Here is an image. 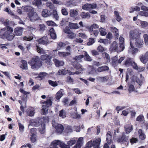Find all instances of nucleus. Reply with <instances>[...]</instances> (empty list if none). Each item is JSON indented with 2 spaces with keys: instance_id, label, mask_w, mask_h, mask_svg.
I'll use <instances>...</instances> for the list:
<instances>
[{
  "instance_id": "obj_33",
  "label": "nucleus",
  "mask_w": 148,
  "mask_h": 148,
  "mask_svg": "<svg viewBox=\"0 0 148 148\" xmlns=\"http://www.w3.org/2000/svg\"><path fill=\"white\" fill-rule=\"evenodd\" d=\"M33 4L37 6L38 8H40L42 6L41 0H35L33 2Z\"/></svg>"
},
{
  "instance_id": "obj_23",
  "label": "nucleus",
  "mask_w": 148,
  "mask_h": 148,
  "mask_svg": "<svg viewBox=\"0 0 148 148\" xmlns=\"http://www.w3.org/2000/svg\"><path fill=\"white\" fill-rule=\"evenodd\" d=\"M80 52L81 53L84 54V57L85 60L89 62L92 60V59L89 56L86 51L81 50Z\"/></svg>"
},
{
  "instance_id": "obj_36",
  "label": "nucleus",
  "mask_w": 148,
  "mask_h": 148,
  "mask_svg": "<svg viewBox=\"0 0 148 148\" xmlns=\"http://www.w3.org/2000/svg\"><path fill=\"white\" fill-rule=\"evenodd\" d=\"M80 16L83 18H89L90 17V15L89 13H85L84 12H82L80 14Z\"/></svg>"
},
{
  "instance_id": "obj_35",
  "label": "nucleus",
  "mask_w": 148,
  "mask_h": 148,
  "mask_svg": "<svg viewBox=\"0 0 148 148\" xmlns=\"http://www.w3.org/2000/svg\"><path fill=\"white\" fill-rule=\"evenodd\" d=\"M69 26L71 29H76L79 28L77 23H73L70 22L69 23Z\"/></svg>"
},
{
  "instance_id": "obj_38",
  "label": "nucleus",
  "mask_w": 148,
  "mask_h": 148,
  "mask_svg": "<svg viewBox=\"0 0 148 148\" xmlns=\"http://www.w3.org/2000/svg\"><path fill=\"white\" fill-rule=\"evenodd\" d=\"M106 140L108 144L111 143L112 141V135L111 132L108 131L106 134Z\"/></svg>"
},
{
  "instance_id": "obj_63",
  "label": "nucleus",
  "mask_w": 148,
  "mask_h": 148,
  "mask_svg": "<svg viewBox=\"0 0 148 148\" xmlns=\"http://www.w3.org/2000/svg\"><path fill=\"white\" fill-rule=\"evenodd\" d=\"M47 25L49 26H56V24L52 21H48L46 22Z\"/></svg>"
},
{
  "instance_id": "obj_28",
  "label": "nucleus",
  "mask_w": 148,
  "mask_h": 148,
  "mask_svg": "<svg viewBox=\"0 0 148 148\" xmlns=\"http://www.w3.org/2000/svg\"><path fill=\"white\" fill-rule=\"evenodd\" d=\"M78 14V11L77 9L75 10L72 9L70 11V14L71 17H75Z\"/></svg>"
},
{
  "instance_id": "obj_48",
  "label": "nucleus",
  "mask_w": 148,
  "mask_h": 148,
  "mask_svg": "<svg viewBox=\"0 0 148 148\" xmlns=\"http://www.w3.org/2000/svg\"><path fill=\"white\" fill-rule=\"evenodd\" d=\"M102 56L105 60L107 62H110V57L109 55L106 53H102Z\"/></svg>"
},
{
  "instance_id": "obj_15",
  "label": "nucleus",
  "mask_w": 148,
  "mask_h": 148,
  "mask_svg": "<svg viewBox=\"0 0 148 148\" xmlns=\"http://www.w3.org/2000/svg\"><path fill=\"white\" fill-rule=\"evenodd\" d=\"M66 44L62 42H60L58 44L57 47V50H54L51 51V53L52 54L54 53V55L52 56L53 57H55L56 56L55 53L56 54L57 51L58 50H60L64 48L66 45Z\"/></svg>"
},
{
  "instance_id": "obj_61",
  "label": "nucleus",
  "mask_w": 148,
  "mask_h": 148,
  "mask_svg": "<svg viewBox=\"0 0 148 148\" xmlns=\"http://www.w3.org/2000/svg\"><path fill=\"white\" fill-rule=\"evenodd\" d=\"M51 1L54 4H58L60 5H63V4L62 2L59 0H51Z\"/></svg>"
},
{
  "instance_id": "obj_21",
  "label": "nucleus",
  "mask_w": 148,
  "mask_h": 148,
  "mask_svg": "<svg viewBox=\"0 0 148 148\" xmlns=\"http://www.w3.org/2000/svg\"><path fill=\"white\" fill-rule=\"evenodd\" d=\"M118 48V46L117 43L115 41H114L110 45V50L112 52L115 51H117Z\"/></svg>"
},
{
  "instance_id": "obj_24",
  "label": "nucleus",
  "mask_w": 148,
  "mask_h": 148,
  "mask_svg": "<svg viewBox=\"0 0 148 148\" xmlns=\"http://www.w3.org/2000/svg\"><path fill=\"white\" fill-rule=\"evenodd\" d=\"M125 131L126 134L130 133L133 130L132 126L130 124L126 125L125 126Z\"/></svg>"
},
{
  "instance_id": "obj_50",
  "label": "nucleus",
  "mask_w": 148,
  "mask_h": 148,
  "mask_svg": "<svg viewBox=\"0 0 148 148\" xmlns=\"http://www.w3.org/2000/svg\"><path fill=\"white\" fill-rule=\"evenodd\" d=\"M49 84L53 87H56L58 86V81H53L51 80H48Z\"/></svg>"
},
{
  "instance_id": "obj_19",
  "label": "nucleus",
  "mask_w": 148,
  "mask_h": 148,
  "mask_svg": "<svg viewBox=\"0 0 148 148\" xmlns=\"http://www.w3.org/2000/svg\"><path fill=\"white\" fill-rule=\"evenodd\" d=\"M38 42L40 43L43 45L47 44L49 42L47 37V36H44L38 40Z\"/></svg>"
},
{
  "instance_id": "obj_18",
  "label": "nucleus",
  "mask_w": 148,
  "mask_h": 148,
  "mask_svg": "<svg viewBox=\"0 0 148 148\" xmlns=\"http://www.w3.org/2000/svg\"><path fill=\"white\" fill-rule=\"evenodd\" d=\"M51 12L50 10L46 9L43 10L42 12V16L44 17H49L51 16Z\"/></svg>"
},
{
  "instance_id": "obj_31",
  "label": "nucleus",
  "mask_w": 148,
  "mask_h": 148,
  "mask_svg": "<svg viewBox=\"0 0 148 148\" xmlns=\"http://www.w3.org/2000/svg\"><path fill=\"white\" fill-rule=\"evenodd\" d=\"M39 130L40 133L41 134L44 133L45 132V123H42L39 128Z\"/></svg>"
},
{
  "instance_id": "obj_32",
  "label": "nucleus",
  "mask_w": 148,
  "mask_h": 148,
  "mask_svg": "<svg viewBox=\"0 0 148 148\" xmlns=\"http://www.w3.org/2000/svg\"><path fill=\"white\" fill-rule=\"evenodd\" d=\"M139 138L142 140H144L146 138V136L141 129H139L138 131Z\"/></svg>"
},
{
  "instance_id": "obj_43",
  "label": "nucleus",
  "mask_w": 148,
  "mask_h": 148,
  "mask_svg": "<svg viewBox=\"0 0 148 148\" xmlns=\"http://www.w3.org/2000/svg\"><path fill=\"white\" fill-rule=\"evenodd\" d=\"M18 122L19 127V133L21 134L24 131V127L23 124L20 123V122L19 121H18Z\"/></svg>"
},
{
  "instance_id": "obj_45",
  "label": "nucleus",
  "mask_w": 148,
  "mask_h": 148,
  "mask_svg": "<svg viewBox=\"0 0 148 148\" xmlns=\"http://www.w3.org/2000/svg\"><path fill=\"white\" fill-rule=\"evenodd\" d=\"M38 29L41 32H42L45 30L46 27L43 24H40L38 26Z\"/></svg>"
},
{
  "instance_id": "obj_39",
  "label": "nucleus",
  "mask_w": 148,
  "mask_h": 148,
  "mask_svg": "<svg viewBox=\"0 0 148 148\" xmlns=\"http://www.w3.org/2000/svg\"><path fill=\"white\" fill-rule=\"evenodd\" d=\"M49 76V75L47 73L45 72L40 73L37 77L38 78H39L40 79H43L45 77H47Z\"/></svg>"
},
{
  "instance_id": "obj_9",
  "label": "nucleus",
  "mask_w": 148,
  "mask_h": 148,
  "mask_svg": "<svg viewBox=\"0 0 148 148\" xmlns=\"http://www.w3.org/2000/svg\"><path fill=\"white\" fill-rule=\"evenodd\" d=\"M136 47L139 48L143 47L144 42L143 40L140 37L136 39L133 41Z\"/></svg>"
},
{
  "instance_id": "obj_17",
  "label": "nucleus",
  "mask_w": 148,
  "mask_h": 148,
  "mask_svg": "<svg viewBox=\"0 0 148 148\" xmlns=\"http://www.w3.org/2000/svg\"><path fill=\"white\" fill-rule=\"evenodd\" d=\"M128 136L125 135V133L123 132L122 136L117 138V141L118 142L120 143L127 142L128 140Z\"/></svg>"
},
{
  "instance_id": "obj_5",
  "label": "nucleus",
  "mask_w": 148,
  "mask_h": 148,
  "mask_svg": "<svg viewBox=\"0 0 148 148\" xmlns=\"http://www.w3.org/2000/svg\"><path fill=\"white\" fill-rule=\"evenodd\" d=\"M141 31L138 29H135L130 31L129 32V38L132 42L135 39L140 37Z\"/></svg>"
},
{
  "instance_id": "obj_58",
  "label": "nucleus",
  "mask_w": 148,
  "mask_h": 148,
  "mask_svg": "<svg viewBox=\"0 0 148 148\" xmlns=\"http://www.w3.org/2000/svg\"><path fill=\"white\" fill-rule=\"evenodd\" d=\"M132 60H133L132 59L128 58L125 62V65L126 66H129L130 65H131Z\"/></svg>"
},
{
  "instance_id": "obj_37",
  "label": "nucleus",
  "mask_w": 148,
  "mask_h": 148,
  "mask_svg": "<svg viewBox=\"0 0 148 148\" xmlns=\"http://www.w3.org/2000/svg\"><path fill=\"white\" fill-rule=\"evenodd\" d=\"M111 30L114 33V35L116 36V38H118L119 36L118 29L115 27H111Z\"/></svg>"
},
{
  "instance_id": "obj_12",
  "label": "nucleus",
  "mask_w": 148,
  "mask_h": 148,
  "mask_svg": "<svg viewBox=\"0 0 148 148\" xmlns=\"http://www.w3.org/2000/svg\"><path fill=\"white\" fill-rule=\"evenodd\" d=\"M97 6V5L95 3H86L82 6V8L83 10L89 11L91 9L95 8Z\"/></svg>"
},
{
  "instance_id": "obj_14",
  "label": "nucleus",
  "mask_w": 148,
  "mask_h": 148,
  "mask_svg": "<svg viewBox=\"0 0 148 148\" xmlns=\"http://www.w3.org/2000/svg\"><path fill=\"white\" fill-rule=\"evenodd\" d=\"M130 47L129 48L128 51L129 53H131L133 55L135 54L138 51V49L137 48H135L134 46L133 43L130 42Z\"/></svg>"
},
{
  "instance_id": "obj_59",
  "label": "nucleus",
  "mask_w": 148,
  "mask_h": 148,
  "mask_svg": "<svg viewBox=\"0 0 148 148\" xmlns=\"http://www.w3.org/2000/svg\"><path fill=\"white\" fill-rule=\"evenodd\" d=\"M71 116L73 118L77 119H79L81 117L80 115L76 112L73 113L71 115Z\"/></svg>"
},
{
  "instance_id": "obj_26",
  "label": "nucleus",
  "mask_w": 148,
  "mask_h": 148,
  "mask_svg": "<svg viewBox=\"0 0 148 148\" xmlns=\"http://www.w3.org/2000/svg\"><path fill=\"white\" fill-rule=\"evenodd\" d=\"M53 61L56 66L60 67L63 66L64 64V62L62 60H60L56 59H54Z\"/></svg>"
},
{
  "instance_id": "obj_53",
  "label": "nucleus",
  "mask_w": 148,
  "mask_h": 148,
  "mask_svg": "<svg viewBox=\"0 0 148 148\" xmlns=\"http://www.w3.org/2000/svg\"><path fill=\"white\" fill-rule=\"evenodd\" d=\"M59 116L62 118H65L66 116L65 111L63 110H62L60 111H59Z\"/></svg>"
},
{
  "instance_id": "obj_6",
  "label": "nucleus",
  "mask_w": 148,
  "mask_h": 148,
  "mask_svg": "<svg viewBox=\"0 0 148 148\" xmlns=\"http://www.w3.org/2000/svg\"><path fill=\"white\" fill-rule=\"evenodd\" d=\"M101 141V139L99 138H98L95 140H92L89 141L86 144V148H90L92 146H93L94 148H100L99 145Z\"/></svg>"
},
{
  "instance_id": "obj_25",
  "label": "nucleus",
  "mask_w": 148,
  "mask_h": 148,
  "mask_svg": "<svg viewBox=\"0 0 148 148\" xmlns=\"http://www.w3.org/2000/svg\"><path fill=\"white\" fill-rule=\"evenodd\" d=\"M23 28L21 27H17L14 30V32L16 35L21 36L22 35Z\"/></svg>"
},
{
  "instance_id": "obj_27",
  "label": "nucleus",
  "mask_w": 148,
  "mask_h": 148,
  "mask_svg": "<svg viewBox=\"0 0 148 148\" xmlns=\"http://www.w3.org/2000/svg\"><path fill=\"white\" fill-rule=\"evenodd\" d=\"M73 65L75 68L80 72H82L84 70L80 64L76 62H74Z\"/></svg>"
},
{
  "instance_id": "obj_54",
  "label": "nucleus",
  "mask_w": 148,
  "mask_h": 148,
  "mask_svg": "<svg viewBox=\"0 0 148 148\" xmlns=\"http://www.w3.org/2000/svg\"><path fill=\"white\" fill-rule=\"evenodd\" d=\"M109 77L108 76H106L103 77H99L98 79L103 82H105L108 79Z\"/></svg>"
},
{
  "instance_id": "obj_42",
  "label": "nucleus",
  "mask_w": 148,
  "mask_h": 148,
  "mask_svg": "<svg viewBox=\"0 0 148 148\" xmlns=\"http://www.w3.org/2000/svg\"><path fill=\"white\" fill-rule=\"evenodd\" d=\"M20 67L23 69H27V62L24 60H22L21 62Z\"/></svg>"
},
{
  "instance_id": "obj_16",
  "label": "nucleus",
  "mask_w": 148,
  "mask_h": 148,
  "mask_svg": "<svg viewBox=\"0 0 148 148\" xmlns=\"http://www.w3.org/2000/svg\"><path fill=\"white\" fill-rule=\"evenodd\" d=\"M83 143V138L80 137L77 139L76 144L72 148H81Z\"/></svg>"
},
{
  "instance_id": "obj_62",
  "label": "nucleus",
  "mask_w": 148,
  "mask_h": 148,
  "mask_svg": "<svg viewBox=\"0 0 148 148\" xmlns=\"http://www.w3.org/2000/svg\"><path fill=\"white\" fill-rule=\"evenodd\" d=\"M125 107L123 106H117L116 108V110L117 111V113H119L120 111L125 109Z\"/></svg>"
},
{
  "instance_id": "obj_7",
  "label": "nucleus",
  "mask_w": 148,
  "mask_h": 148,
  "mask_svg": "<svg viewBox=\"0 0 148 148\" xmlns=\"http://www.w3.org/2000/svg\"><path fill=\"white\" fill-rule=\"evenodd\" d=\"M27 15L28 17L31 22H34L40 19V18L36 12H29L28 13Z\"/></svg>"
},
{
  "instance_id": "obj_30",
  "label": "nucleus",
  "mask_w": 148,
  "mask_h": 148,
  "mask_svg": "<svg viewBox=\"0 0 148 148\" xmlns=\"http://www.w3.org/2000/svg\"><path fill=\"white\" fill-rule=\"evenodd\" d=\"M64 90L62 89L59 90L56 94V98L57 100H59L63 95Z\"/></svg>"
},
{
  "instance_id": "obj_34",
  "label": "nucleus",
  "mask_w": 148,
  "mask_h": 148,
  "mask_svg": "<svg viewBox=\"0 0 148 148\" xmlns=\"http://www.w3.org/2000/svg\"><path fill=\"white\" fill-rule=\"evenodd\" d=\"M89 32L91 36L95 37L97 36L99 33L98 31L95 29H89Z\"/></svg>"
},
{
  "instance_id": "obj_52",
  "label": "nucleus",
  "mask_w": 148,
  "mask_h": 148,
  "mask_svg": "<svg viewBox=\"0 0 148 148\" xmlns=\"http://www.w3.org/2000/svg\"><path fill=\"white\" fill-rule=\"evenodd\" d=\"M67 36L69 38L73 39L76 37V35L75 33L71 32L68 34Z\"/></svg>"
},
{
  "instance_id": "obj_3",
  "label": "nucleus",
  "mask_w": 148,
  "mask_h": 148,
  "mask_svg": "<svg viewBox=\"0 0 148 148\" xmlns=\"http://www.w3.org/2000/svg\"><path fill=\"white\" fill-rule=\"evenodd\" d=\"M52 104L51 99L49 97L47 100L42 103L43 104L42 106V114L46 115L48 113V108L51 106Z\"/></svg>"
},
{
  "instance_id": "obj_20",
  "label": "nucleus",
  "mask_w": 148,
  "mask_h": 148,
  "mask_svg": "<svg viewBox=\"0 0 148 148\" xmlns=\"http://www.w3.org/2000/svg\"><path fill=\"white\" fill-rule=\"evenodd\" d=\"M35 113V109L32 107L28 108L26 110V113L27 115L30 116H34Z\"/></svg>"
},
{
  "instance_id": "obj_57",
  "label": "nucleus",
  "mask_w": 148,
  "mask_h": 148,
  "mask_svg": "<svg viewBox=\"0 0 148 148\" xmlns=\"http://www.w3.org/2000/svg\"><path fill=\"white\" fill-rule=\"evenodd\" d=\"M99 32L101 35L102 36H105L107 34L106 30L102 27H101L99 29Z\"/></svg>"
},
{
  "instance_id": "obj_55",
  "label": "nucleus",
  "mask_w": 148,
  "mask_h": 148,
  "mask_svg": "<svg viewBox=\"0 0 148 148\" xmlns=\"http://www.w3.org/2000/svg\"><path fill=\"white\" fill-rule=\"evenodd\" d=\"M37 50L38 53H40V54H45L46 53L45 50H44L42 48L38 46L37 47Z\"/></svg>"
},
{
  "instance_id": "obj_44",
  "label": "nucleus",
  "mask_w": 148,
  "mask_h": 148,
  "mask_svg": "<svg viewBox=\"0 0 148 148\" xmlns=\"http://www.w3.org/2000/svg\"><path fill=\"white\" fill-rule=\"evenodd\" d=\"M59 56L61 57H64L70 54V53L69 52H58Z\"/></svg>"
},
{
  "instance_id": "obj_13",
  "label": "nucleus",
  "mask_w": 148,
  "mask_h": 148,
  "mask_svg": "<svg viewBox=\"0 0 148 148\" xmlns=\"http://www.w3.org/2000/svg\"><path fill=\"white\" fill-rule=\"evenodd\" d=\"M41 58L43 60H45L46 63L48 64H51V59L52 57L47 54L43 55L41 56Z\"/></svg>"
},
{
  "instance_id": "obj_60",
  "label": "nucleus",
  "mask_w": 148,
  "mask_h": 148,
  "mask_svg": "<svg viewBox=\"0 0 148 148\" xmlns=\"http://www.w3.org/2000/svg\"><path fill=\"white\" fill-rule=\"evenodd\" d=\"M37 133L36 129L35 128H33L30 129V135H36Z\"/></svg>"
},
{
  "instance_id": "obj_29",
  "label": "nucleus",
  "mask_w": 148,
  "mask_h": 148,
  "mask_svg": "<svg viewBox=\"0 0 148 148\" xmlns=\"http://www.w3.org/2000/svg\"><path fill=\"white\" fill-rule=\"evenodd\" d=\"M49 34L52 38L55 39L56 38V34L54 29L51 28L49 30Z\"/></svg>"
},
{
  "instance_id": "obj_1",
  "label": "nucleus",
  "mask_w": 148,
  "mask_h": 148,
  "mask_svg": "<svg viewBox=\"0 0 148 148\" xmlns=\"http://www.w3.org/2000/svg\"><path fill=\"white\" fill-rule=\"evenodd\" d=\"M9 21L6 19L3 24L7 25L5 27L2 29L0 32V36L2 38H6L8 40H12L14 38V36L13 33V29L8 26L9 25Z\"/></svg>"
},
{
  "instance_id": "obj_4",
  "label": "nucleus",
  "mask_w": 148,
  "mask_h": 148,
  "mask_svg": "<svg viewBox=\"0 0 148 148\" xmlns=\"http://www.w3.org/2000/svg\"><path fill=\"white\" fill-rule=\"evenodd\" d=\"M58 145H60L61 148H70L68 145H67L63 142H61L59 140L53 141L48 148H59L58 146Z\"/></svg>"
},
{
  "instance_id": "obj_47",
  "label": "nucleus",
  "mask_w": 148,
  "mask_h": 148,
  "mask_svg": "<svg viewBox=\"0 0 148 148\" xmlns=\"http://www.w3.org/2000/svg\"><path fill=\"white\" fill-rule=\"evenodd\" d=\"M76 142V140L74 138H71L70 140L68 141L67 143V145L70 147V146H72L74 145Z\"/></svg>"
},
{
  "instance_id": "obj_2",
  "label": "nucleus",
  "mask_w": 148,
  "mask_h": 148,
  "mask_svg": "<svg viewBox=\"0 0 148 148\" xmlns=\"http://www.w3.org/2000/svg\"><path fill=\"white\" fill-rule=\"evenodd\" d=\"M28 63L31 66V68L34 70H37L42 65V63L38 56L33 57L28 62Z\"/></svg>"
},
{
  "instance_id": "obj_10",
  "label": "nucleus",
  "mask_w": 148,
  "mask_h": 148,
  "mask_svg": "<svg viewBox=\"0 0 148 148\" xmlns=\"http://www.w3.org/2000/svg\"><path fill=\"white\" fill-rule=\"evenodd\" d=\"M40 119L39 118L31 120L29 122V125L28 127L30 125L36 127L40 125Z\"/></svg>"
},
{
  "instance_id": "obj_51",
  "label": "nucleus",
  "mask_w": 148,
  "mask_h": 148,
  "mask_svg": "<svg viewBox=\"0 0 148 148\" xmlns=\"http://www.w3.org/2000/svg\"><path fill=\"white\" fill-rule=\"evenodd\" d=\"M46 5L47 8L51 10L53 9L54 7L52 3L50 1H48L46 3Z\"/></svg>"
},
{
  "instance_id": "obj_11",
  "label": "nucleus",
  "mask_w": 148,
  "mask_h": 148,
  "mask_svg": "<svg viewBox=\"0 0 148 148\" xmlns=\"http://www.w3.org/2000/svg\"><path fill=\"white\" fill-rule=\"evenodd\" d=\"M140 62L144 64H146L148 61V51L140 55L139 57Z\"/></svg>"
},
{
  "instance_id": "obj_49",
  "label": "nucleus",
  "mask_w": 148,
  "mask_h": 148,
  "mask_svg": "<svg viewBox=\"0 0 148 148\" xmlns=\"http://www.w3.org/2000/svg\"><path fill=\"white\" fill-rule=\"evenodd\" d=\"M114 14L116 20L118 22L120 21L121 20L122 18L119 16V13L116 11H115Z\"/></svg>"
},
{
  "instance_id": "obj_46",
  "label": "nucleus",
  "mask_w": 148,
  "mask_h": 148,
  "mask_svg": "<svg viewBox=\"0 0 148 148\" xmlns=\"http://www.w3.org/2000/svg\"><path fill=\"white\" fill-rule=\"evenodd\" d=\"M112 65L114 67L117 65L118 63V58L117 57L115 56L113 57L112 59Z\"/></svg>"
},
{
  "instance_id": "obj_56",
  "label": "nucleus",
  "mask_w": 148,
  "mask_h": 148,
  "mask_svg": "<svg viewBox=\"0 0 148 148\" xmlns=\"http://www.w3.org/2000/svg\"><path fill=\"white\" fill-rule=\"evenodd\" d=\"M143 37L145 45L146 46H147L148 45V35L147 34H145L143 35Z\"/></svg>"
},
{
  "instance_id": "obj_8",
  "label": "nucleus",
  "mask_w": 148,
  "mask_h": 148,
  "mask_svg": "<svg viewBox=\"0 0 148 148\" xmlns=\"http://www.w3.org/2000/svg\"><path fill=\"white\" fill-rule=\"evenodd\" d=\"M52 124L57 133L61 134L62 132L64 130V127L62 125L56 123L55 121H52Z\"/></svg>"
},
{
  "instance_id": "obj_22",
  "label": "nucleus",
  "mask_w": 148,
  "mask_h": 148,
  "mask_svg": "<svg viewBox=\"0 0 148 148\" xmlns=\"http://www.w3.org/2000/svg\"><path fill=\"white\" fill-rule=\"evenodd\" d=\"M124 39L123 38L122 36H120L119 37V45L120 48L121 49V50L119 51H117L120 52L123 51L124 48Z\"/></svg>"
},
{
  "instance_id": "obj_41",
  "label": "nucleus",
  "mask_w": 148,
  "mask_h": 148,
  "mask_svg": "<svg viewBox=\"0 0 148 148\" xmlns=\"http://www.w3.org/2000/svg\"><path fill=\"white\" fill-rule=\"evenodd\" d=\"M109 69V67L107 66H103L99 67L97 69L98 72H100L107 71Z\"/></svg>"
},
{
  "instance_id": "obj_40",
  "label": "nucleus",
  "mask_w": 148,
  "mask_h": 148,
  "mask_svg": "<svg viewBox=\"0 0 148 148\" xmlns=\"http://www.w3.org/2000/svg\"><path fill=\"white\" fill-rule=\"evenodd\" d=\"M69 71L68 70L65 69H60L59 70L57 73V74L58 75H64L66 74L67 73H68V72Z\"/></svg>"
},
{
  "instance_id": "obj_64",
  "label": "nucleus",
  "mask_w": 148,
  "mask_h": 148,
  "mask_svg": "<svg viewBox=\"0 0 148 148\" xmlns=\"http://www.w3.org/2000/svg\"><path fill=\"white\" fill-rule=\"evenodd\" d=\"M84 57V55H81L79 56H76L75 58H74V59L75 60L77 61H80L81 59Z\"/></svg>"
}]
</instances>
